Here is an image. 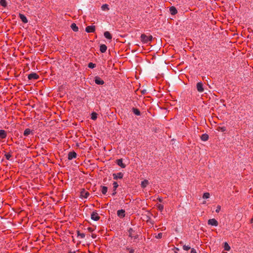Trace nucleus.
Returning a JSON list of instances; mask_svg holds the SVG:
<instances>
[{"instance_id":"f257e3e1","label":"nucleus","mask_w":253,"mask_h":253,"mask_svg":"<svg viewBox=\"0 0 253 253\" xmlns=\"http://www.w3.org/2000/svg\"><path fill=\"white\" fill-rule=\"evenodd\" d=\"M152 36H147L145 34H142L141 36V41L144 43H148L152 40Z\"/></svg>"},{"instance_id":"f03ea898","label":"nucleus","mask_w":253,"mask_h":253,"mask_svg":"<svg viewBox=\"0 0 253 253\" xmlns=\"http://www.w3.org/2000/svg\"><path fill=\"white\" fill-rule=\"evenodd\" d=\"M208 224L209 225L217 226L218 224V223L215 219L212 218L208 220Z\"/></svg>"},{"instance_id":"7ed1b4c3","label":"nucleus","mask_w":253,"mask_h":253,"mask_svg":"<svg viewBox=\"0 0 253 253\" xmlns=\"http://www.w3.org/2000/svg\"><path fill=\"white\" fill-rule=\"evenodd\" d=\"M95 31V26L94 25L88 26L85 28L87 33H94Z\"/></svg>"},{"instance_id":"20e7f679","label":"nucleus","mask_w":253,"mask_h":253,"mask_svg":"<svg viewBox=\"0 0 253 253\" xmlns=\"http://www.w3.org/2000/svg\"><path fill=\"white\" fill-rule=\"evenodd\" d=\"M77 153L75 151L70 152L68 155V159L69 160H71L77 157Z\"/></svg>"},{"instance_id":"39448f33","label":"nucleus","mask_w":253,"mask_h":253,"mask_svg":"<svg viewBox=\"0 0 253 253\" xmlns=\"http://www.w3.org/2000/svg\"><path fill=\"white\" fill-rule=\"evenodd\" d=\"M113 176L114 179L117 180L118 179H122L124 176V174L122 172H118L117 173H113Z\"/></svg>"},{"instance_id":"423d86ee","label":"nucleus","mask_w":253,"mask_h":253,"mask_svg":"<svg viewBox=\"0 0 253 253\" xmlns=\"http://www.w3.org/2000/svg\"><path fill=\"white\" fill-rule=\"evenodd\" d=\"M39 78L38 74L35 73H32L28 75V78L29 80H37Z\"/></svg>"},{"instance_id":"0eeeda50","label":"nucleus","mask_w":253,"mask_h":253,"mask_svg":"<svg viewBox=\"0 0 253 253\" xmlns=\"http://www.w3.org/2000/svg\"><path fill=\"white\" fill-rule=\"evenodd\" d=\"M196 87H197V90L199 92H202L204 90V89L203 87V84L202 83H201V82H199L197 84Z\"/></svg>"},{"instance_id":"6e6552de","label":"nucleus","mask_w":253,"mask_h":253,"mask_svg":"<svg viewBox=\"0 0 253 253\" xmlns=\"http://www.w3.org/2000/svg\"><path fill=\"white\" fill-rule=\"evenodd\" d=\"M91 218L94 221H97L99 219L100 217L96 212L93 211L91 214Z\"/></svg>"},{"instance_id":"1a4fd4ad","label":"nucleus","mask_w":253,"mask_h":253,"mask_svg":"<svg viewBox=\"0 0 253 253\" xmlns=\"http://www.w3.org/2000/svg\"><path fill=\"white\" fill-rule=\"evenodd\" d=\"M94 81L97 84L102 85L104 84V82L98 77L95 78Z\"/></svg>"},{"instance_id":"9d476101","label":"nucleus","mask_w":253,"mask_h":253,"mask_svg":"<svg viewBox=\"0 0 253 253\" xmlns=\"http://www.w3.org/2000/svg\"><path fill=\"white\" fill-rule=\"evenodd\" d=\"M113 193H112V196H115L117 193L116 189L118 187L119 185L117 182L114 181L113 183Z\"/></svg>"},{"instance_id":"9b49d317","label":"nucleus","mask_w":253,"mask_h":253,"mask_svg":"<svg viewBox=\"0 0 253 253\" xmlns=\"http://www.w3.org/2000/svg\"><path fill=\"white\" fill-rule=\"evenodd\" d=\"M116 163L118 166H119L122 168H125L126 167V165L123 163L122 159L117 160Z\"/></svg>"},{"instance_id":"f8f14e48","label":"nucleus","mask_w":253,"mask_h":253,"mask_svg":"<svg viewBox=\"0 0 253 253\" xmlns=\"http://www.w3.org/2000/svg\"><path fill=\"white\" fill-rule=\"evenodd\" d=\"M19 17L24 23H27L28 21L26 17L23 14L19 13Z\"/></svg>"},{"instance_id":"ddd939ff","label":"nucleus","mask_w":253,"mask_h":253,"mask_svg":"<svg viewBox=\"0 0 253 253\" xmlns=\"http://www.w3.org/2000/svg\"><path fill=\"white\" fill-rule=\"evenodd\" d=\"M6 137V132L3 129H0V138L1 139H5Z\"/></svg>"},{"instance_id":"4468645a","label":"nucleus","mask_w":253,"mask_h":253,"mask_svg":"<svg viewBox=\"0 0 253 253\" xmlns=\"http://www.w3.org/2000/svg\"><path fill=\"white\" fill-rule=\"evenodd\" d=\"M169 11L171 15H174L177 13V10L174 6H171L169 8Z\"/></svg>"},{"instance_id":"2eb2a0df","label":"nucleus","mask_w":253,"mask_h":253,"mask_svg":"<svg viewBox=\"0 0 253 253\" xmlns=\"http://www.w3.org/2000/svg\"><path fill=\"white\" fill-rule=\"evenodd\" d=\"M134 232V231L132 228H130L128 230L129 236L131 238H133L134 239H136L137 238V237L136 236L134 235V234H133Z\"/></svg>"},{"instance_id":"dca6fc26","label":"nucleus","mask_w":253,"mask_h":253,"mask_svg":"<svg viewBox=\"0 0 253 253\" xmlns=\"http://www.w3.org/2000/svg\"><path fill=\"white\" fill-rule=\"evenodd\" d=\"M149 184V182L148 180H144L143 181H141V186L142 188H145L148 184Z\"/></svg>"},{"instance_id":"f3484780","label":"nucleus","mask_w":253,"mask_h":253,"mask_svg":"<svg viewBox=\"0 0 253 253\" xmlns=\"http://www.w3.org/2000/svg\"><path fill=\"white\" fill-rule=\"evenodd\" d=\"M125 211L123 210H118L117 211V214L121 217H124L125 216Z\"/></svg>"},{"instance_id":"a211bd4d","label":"nucleus","mask_w":253,"mask_h":253,"mask_svg":"<svg viewBox=\"0 0 253 253\" xmlns=\"http://www.w3.org/2000/svg\"><path fill=\"white\" fill-rule=\"evenodd\" d=\"M107 46L105 44H101L100 46V51L102 53L105 52L107 50Z\"/></svg>"},{"instance_id":"6ab92c4d","label":"nucleus","mask_w":253,"mask_h":253,"mask_svg":"<svg viewBox=\"0 0 253 253\" xmlns=\"http://www.w3.org/2000/svg\"><path fill=\"white\" fill-rule=\"evenodd\" d=\"M201 139L203 141H206L209 139V135L207 133L203 134L201 136Z\"/></svg>"},{"instance_id":"aec40b11","label":"nucleus","mask_w":253,"mask_h":253,"mask_svg":"<svg viewBox=\"0 0 253 253\" xmlns=\"http://www.w3.org/2000/svg\"><path fill=\"white\" fill-rule=\"evenodd\" d=\"M81 196L83 197H84V198H87L89 195V194L88 192L85 191L84 190L81 192Z\"/></svg>"},{"instance_id":"412c9836","label":"nucleus","mask_w":253,"mask_h":253,"mask_svg":"<svg viewBox=\"0 0 253 253\" xmlns=\"http://www.w3.org/2000/svg\"><path fill=\"white\" fill-rule=\"evenodd\" d=\"M104 37L107 39H108V40H111L112 38V35H111V34L108 32V31H106L104 32Z\"/></svg>"},{"instance_id":"4be33fe9","label":"nucleus","mask_w":253,"mask_h":253,"mask_svg":"<svg viewBox=\"0 0 253 253\" xmlns=\"http://www.w3.org/2000/svg\"><path fill=\"white\" fill-rule=\"evenodd\" d=\"M71 28L74 32H78L79 28L75 23H72L71 25Z\"/></svg>"},{"instance_id":"5701e85b","label":"nucleus","mask_w":253,"mask_h":253,"mask_svg":"<svg viewBox=\"0 0 253 253\" xmlns=\"http://www.w3.org/2000/svg\"><path fill=\"white\" fill-rule=\"evenodd\" d=\"M101 192L103 195H105L108 191V188L105 186H101Z\"/></svg>"},{"instance_id":"b1692460","label":"nucleus","mask_w":253,"mask_h":253,"mask_svg":"<svg viewBox=\"0 0 253 253\" xmlns=\"http://www.w3.org/2000/svg\"><path fill=\"white\" fill-rule=\"evenodd\" d=\"M32 132L30 128H26L24 131V135L25 136H27L28 135L30 134Z\"/></svg>"},{"instance_id":"393cba45","label":"nucleus","mask_w":253,"mask_h":253,"mask_svg":"<svg viewBox=\"0 0 253 253\" xmlns=\"http://www.w3.org/2000/svg\"><path fill=\"white\" fill-rule=\"evenodd\" d=\"M0 5L4 7L7 6V2L6 0H0Z\"/></svg>"},{"instance_id":"a878e982","label":"nucleus","mask_w":253,"mask_h":253,"mask_svg":"<svg viewBox=\"0 0 253 253\" xmlns=\"http://www.w3.org/2000/svg\"><path fill=\"white\" fill-rule=\"evenodd\" d=\"M219 131L224 132L226 130L225 126H218L216 129Z\"/></svg>"},{"instance_id":"bb28decb","label":"nucleus","mask_w":253,"mask_h":253,"mask_svg":"<svg viewBox=\"0 0 253 253\" xmlns=\"http://www.w3.org/2000/svg\"><path fill=\"white\" fill-rule=\"evenodd\" d=\"M97 117V114L95 112H92L91 114V118L93 120H95Z\"/></svg>"},{"instance_id":"cd10ccee","label":"nucleus","mask_w":253,"mask_h":253,"mask_svg":"<svg viewBox=\"0 0 253 253\" xmlns=\"http://www.w3.org/2000/svg\"><path fill=\"white\" fill-rule=\"evenodd\" d=\"M101 9L103 11H106L109 10V6L107 4H103L101 6Z\"/></svg>"},{"instance_id":"c85d7f7f","label":"nucleus","mask_w":253,"mask_h":253,"mask_svg":"<svg viewBox=\"0 0 253 253\" xmlns=\"http://www.w3.org/2000/svg\"><path fill=\"white\" fill-rule=\"evenodd\" d=\"M77 236L79 237L80 238L83 239L85 237V234L84 233H81L79 230L77 231Z\"/></svg>"},{"instance_id":"c756f323","label":"nucleus","mask_w":253,"mask_h":253,"mask_svg":"<svg viewBox=\"0 0 253 253\" xmlns=\"http://www.w3.org/2000/svg\"><path fill=\"white\" fill-rule=\"evenodd\" d=\"M4 156L6 160H10V158L12 157V155L10 153H6L4 154Z\"/></svg>"},{"instance_id":"7c9ffc66","label":"nucleus","mask_w":253,"mask_h":253,"mask_svg":"<svg viewBox=\"0 0 253 253\" xmlns=\"http://www.w3.org/2000/svg\"><path fill=\"white\" fill-rule=\"evenodd\" d=\"M224 250L225 251H229L230 250V246H229V245L227 243L225 242L224 243Z\"/></svg>"},{"instance_id":"2f4dec72","label":"nucleus","mask_w":253,"mask_h":253,"mask_svg":"<svg viewBox=\"0 0 253 253\" xmlns=\"http://www.w3.org/2000/svg\"><path fill=\"white\" fill-rule=\"evenodd\" d=\"M158 209L160 211H162L164 210V206L162 204H158L157 206Z\"/></svg>"},{"instance_id":"473e14b6","label":"nucleus","mask_w":253,"mask_h":253,"mask_svg":"<svg viewBox=\"0 0 253 253\" xmlns=\"http://www.w3.org/2000/svg\"><path fill=\"white\" fill-rule=\"evenodd\" d=\"M96 67V65L92 62H90L88 64V67L90 69H93Z\"/></svg>"},{"instance_id":"72a5a7b5","label":"nucleus","mask_w":253,"mask_h":253,"mask_svg":"<svg viewBox=\"0 0 253 253\" xmlns=\"http://www.w3.org/2000/svg\"><path fill=\"white\" fill-rule=\"evenodd\" d=\"M209 197H210V193H209L206 192V193H204L203 196V198L204 199H208V198H209Z\"/></svg>"},{"instance_id":"f704fd0d","label":"nucleus","mask_w":253,"mask_h":253,"mask_svg":"<svg viewBox=\"0 0 253 253\" xmlns=\"http://www.w3.org/2000/svg\"><path fill=\"white\" fill-rule=\"evenodd\" d=\"M126 250L129 251V253H134V250L132 248H129L128 247H127L126 248Z\"/></svg>"},{"instance_id":"c9c22d12","label":"nucleus","mask_w":253,"mask_h":253,"mask_svg":"<svg viewBox=\"0 0 253 253\" xmlns=\"http://www.w3.org/2000/svg\"><path fill=\"white\" fill-rule=\"evenodd\" d=\"M190 247L189 246H186V245H184L183 246V249L185 251H188L190 249Z\"/></svg>"},{"instance_id":"e433bc0d","label":"nucleus","mask_w":253,"mask_h":253,"mask_svg":"<svg viewBox=\"0 0 253 253\" xmlns=\"http://www.w3.org/2000/svg\"><path fill=\"white\" fill-rule=\"evenodd\" d=\"M163 233H159L156 236V238L157 239H161L162 238Z\"/></svg>"},{"instance_id":"4c0bfd02","label":"nucleus","mask_w":253,"mask_h":253,"mask_svg":"<svg viewBox=\"0 0 253 253\" xmlns=\"http://www.w3.org/2000/svg\"><path fill=\"white\" fill-rule=\"evenodd\" d=\"M220 210H221V207H220V206L218 205V206H217V207H216V210H215V211H216V212H219V211H220Z\"/></svg>"},{"instance_id":"58836bf2","label":"nucleus","mask_w":253,"mask_h":253,"mask_svg":"<svg viewBox=\"0 0 253 253\" xmlns=\"http://www.w3.org/2000/svg\"><path fill=\"white\" fill-rule=\"evenodd\" d=\"M87 230L90 232H92L94 230L92 227H89L87 228Z\"/></svg>"},{"instance_id":"ea45409f","label":"nucleus","mask_w":253,"mask_h":253,"mask_svg":"<svg viewBox=\"0 0 253 253\" xmlns=\"http://www.w3.org/2000/svg\"><path fill=\"white\" fill-rule=\"evenodd\" d=\"M134 114L137 116H139L141 115V112H133Z\"/></svg>"},{"instance_id":"a19ab883","label":"nucleus","mask_w":253,"mask_h":253,"mask_svg":"<svg viewBox=\"0 0 253 253\" xmlns=\"http://www.w3.org/2000/svg\"><path fill=\"white\" fill-rule=\"evenodd\" d=\"M191 253H197L196 250L194 249H192L191 251Z\"/></svg>"},{"instance_id":"79ce46f5","label":"nucleus","mask_w":253,"mask_h":253,"mask_svg":"<svg viewBox=\"0 0 253 253\" xmlns=\"http://www.w3.org/2000/svg\"><path fill=\"white\" fill-rule=\"evenodd\" d=\"M91 237L93 238V239H95L96 238V235L95 234H92L91 235Z\"/></svg>"},{"instance_id":"37998d69","label":"nucleus","mask_w":253,"mask_h":253,"mask_svg":"<svg viewBox=\"0 0 253 253\" xmlns=\"http://www.w3.org/2000/svg\"><path fill=\"white\" fill-rule=\"evenodd\" d=\"M141 93L143 94H145L146 93V90L143 89V90H141Z\"/></svg>"},{"instance_id":"c03bdc74","label":"nucleus","mask_w":253,"mask_h":253,"mask_svg":"<svg viewBox=\"0 0 253 253\" xmlns=\"http://www.w3.org/2000/svg\"><path fill=\"white\" fill-rule=\"evenodd\" d=\"M158 201H159L160 202H161H161H162V201H163L162 199V198H158Z\"/></svg>"},{"instance_id":"a18cd8bd","label":"nucleus","mask_w":253,"mask_h":253,"mask_svg":"<svg viewBox=\"0 0 253 253\" xmlns=\"http://www.w3.org/2000/svg\"><path fill=\"white\" fill-rule=\"evenodd\" d=\"M132 111H139L137 109L133 108Z\"/></svg>"},{"instance_id":"49530a36","label":"nucleus","mask_w":253,"mask_h":253,"mask_svg":"<svg viewBox=\"0 0 253 253\" xmlns=\"http://www.w3.org/2000/svg\"><path fill=\"white\" fill-rule=\"evenodd\" d=\"M68 253H76V251H74V252L70 251L68 252Z\"/></svg>"},{"instance_id":"de8ad7c7","label":"nucleus","mask_w":253,"mask_h":253,"mask_svg":"<svg viewBox=\"0 0 253 253\" xmlns=\"http://www.w3.org/2000/svg\"><path fill=\"white\" fill-rule=\"evenodd\" d=\"M174 253H177L175 252Z\"/></svg>"}]
</instances>
